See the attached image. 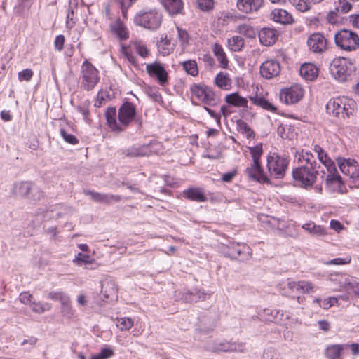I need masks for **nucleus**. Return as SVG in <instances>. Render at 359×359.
I'll list each match as a JSON object with an SVG mask.
<instances>
[{"instance_id": "nucleus-54", "label": "nucleus", "mask_w": 359, "mask_h": 359, "mask_svg": "<svg viewBox=\"0 0 359 359\" xmlns=\"http://www.w3.org/2000/svg\"><path fill=\"white\" fill-rule=\"evenodd\" d=\"M145 92L147 95L155 102H158L161 100V95L158 90L156 88L147 86L145 88Z\"/></svg>"}, {"instance_id": "nucleus-56", "label": "nucleus", "mask_w": 359, "mask_h": 359, "mask_svg": "<svg viewBox=\"0 0 359 359\" xmlns=\"http://www.w3.org/2000/svg\"><path fill=\"white\" fill-rule=\"evenodd\" d=\"M121 9L122 15L126 17L128 9L135 3L137 0H117Z\"/></svg>"}, {"instance_id": "nucleus-11", "label": "nucleus", "mask_w": 359, "mask_h": 359, "mask_svg": "<svg viewBox=\"0 0 359 359\" xmlns=\"http://www.w3.org/2000/svg\"><path fill=\"white\" fill-rule=\"evenodd\" d=\"M306 43L309 50L314 54H323L328 49L327 39L320 32L311 34L308 37Z\"/></svg>"}, {"instance_id": "nucleus-12", "label": "nucleus", "mask_w": 359, "mask_h": 359, "mask_svg": "<svg viewBox=\"0 0 359 359\" xmlns=\"http://www.w3.org/2000/svg\"><path fill=\"white\" fill-rule=\"evenodd\" d=\"M146 71L149 76L155 79L161 86L167 85L168 73L161 63L156 61L147 64Z\"/></svg>"}, {"instance_id": "nucleus-62", "label": "nucleus", "mask_w": 359, "mask_h": 359, "mask_svg": "<svg viewBox=\"0 0 359 359\" xmlns=\"http://www.w3.org/2000/svg\"><path fill=\"white\" fill-rule=\"evenodd\" d=\"M239 34L247 36L248 37H252L254 35L252 29L247 25H242L238 27Z\"/></svg>"}, {"instance_id": "nucleus-2", "label": "nucleus", "mask_w": 359, "mask_h": 359, "mask_svg": "<svg viewBox=\"0 0 359 359\" xmlns=\"http://www.w3.org/2000/svg\"><path fill=\"white\" fill-rule=\"evenodd\" d=\"M136 114L135 106L125 102L118 109L117 115L115 107H108L105 111L107 125L111 130L121 132L134 120Z\"/></svg>"}, {"instance_id": "nucleus-9", "label": "nucleus", "mask_w": 359, "mask_h": 359, "mask_svg": "<svg viewBox=\"0 0 359 359\" xmlns=\"http://www.w3.org/2000/svg\"><path fill=\"white\" fill-rule=\"evenodd\" d=\"M192 97L203 102L205 105L215 106L218 103L215 93L211 88L199 84H194L190 88Z\"/></svg>"}, {"instance_id": "nucleus-41", "label": "nucleus", "mask_w": 359, "mask_h": 359, "mask_svg": "<svg viewBox=\"0 0 359 359\" xmlns=\"http://www.w3.org/2000/svg\"><path fill=\"white\" fill-rule=\"evenodd\" d=\"M215 84L222 89H229L231 86V80L224 72L218 73L215 78Z\"/></svg>"}, {"instance_id": "nucleus-23", "label": "nucleus", "mask_w": 359, "mask_h": 359, "mask_svg": "<svg viewBox=\"0 0 359 359\" xmlns=\"http://www.w3.org/2000/svg\"><path fill=\"white\" fill-rule=\"evenodd\" d=\"M278 38L277 31L275 29L264 27L259 32V39L262 44L271 46L273 44Z\"/></svg>"}, {"instance_id": "nucleus-39", "label": "nucleus", "mask_w": 359, "mask_h": 359, "mask_svg": "<svg viewBox=\"0 0 359 359\" xmlns=\"http://www.w3.org/2000/svg\"><path fill=\"white\" fill-rule=\"evenodd\" d=\"M313 151L317 154L318 158L319 161L323 164L325 167L327 168V170L332 169L333 165V163L328 158L326 152L321 148L319 145H315L313 147Z\"/></svg>"}, {"instance_id": "nucleus-35", "label": "nucleus", "mask_w": 359, "mask_h": 359, "mask_svg": "<svg viewBox=\"0 0 359 359\" xmlns=\"http://www.w3.org/2000/svg\"><path fill=\"white\" fill-rule=\"evenodd\" d=\"M271 3L285 4L287 1L290 3L297 10L301 12H306L310 9L309 4L304 0H269Z\"/></svg>"}, {"instance_id": "nucleus-7", "label": "nucleus", "mask_w": 359, "mask_h": 359, "mask_svg": "<svg viewBox=\"0 0 359 359\" xmlns=\"http://www.w3.org/2000/svg\"><path fill=\"white\" fill-rule=\"evenodd\" d=\"M289 161L277 153H270L266 157V167L270 177L282 179L287 169Z\"/></svg>"}, {"instance_id": "nucleus-10", "label": "nucleus", "mask_w": 359, "mask_h": 359, "mask_svg": "<svg viewBox=\"0 0 359 359\" xmlns=\"http://www.w3.org/2000/svg\"><path fill=\"white\" fill-rule=\"evenodd\" d=\"M13 194L17 197H28L34 201L39 200L43 196L40 189L30 182H20L15 184Z\"/></svg>"}, {"instance_id": "nucleus-18", "label": "nucleus", "mask_w": 359, "mask_h": 359, "mask_svg": "<svg viewBox=\"0 0 359 359\" xmlns=\"http://www.w3.org/2000/svg\"><path fill=\"white\" fill-rule=\"evenodd\" d=\"M287 287L292 292H302L303 294H309L315 292L318 287L311 281L309 280H288Z\"/></svg>"}, {"instance_id": "nucleus-16", "label": "nucleus", "mask_w": 359, "mask_h": 359, "mask_svg": "<svg viewBox=\"0 0 359 359\" xmlns=\"http://www.w3.org/2000/svg\"><path fill=\"white\" fill-rule=\"evenodd\" d=\"M337 161L342 173L351 178L359 180V165L355 160L339 158Z\"/></svg>"}, {"instance_id": "nucleus-13", "label": "nucleus", "mask_w": 359, "mask_h": 359, "mask_svg": "<svg viewBox=\"0 0 359 359\" xmlns=\"http://www.w3.org/2000/svg\"><path fill=\"white\" fill-rule=\"evenodd\" d=\"M304 95V90L299 85L282 89L280 92V100L286 104H293L298 102Z\"/></svg>"}, {"instance_id": "nucleus-22", "label": "nucleus", "mask_w": 359, "mask_h": 359, "mask_svg": "<svg viewBox=\"0 0 359 359\" xmlns=\"http://www.w3.org/2000/svg\"><path fill=\"white\" fill-rule=\"evenodd\" d=\"M263 0H237V8L245 13L258 11L262 6Z\"/></svg>"}, {"instance_id": "nucleus-51", "label": "nucleus", "mask_w": 359, "mask_h": 359, "mask_svg": "<svg viewBox=\"0 0 359 359\" xmlns=\"http://www.w3.org/2000/svg\"><path fill=\"white\" fill-rule=\"evenodd\" d=\"M245 250H248V247L245 245L233 244L231 246V256L237 259Z\"/></svg>"}, {"instance_id": "nucleus-46", "label": "nucleus", "mask_w": 359, "mask_h": 359, "mask_svg": "<svg viewBox=\"0 0 359 359\" xmlns=\"http://www.w3.org/2000/svg\"><path fill=\"white\" fill-rule=\"evenodd\" d=\"M132 48L140 57L143 58L148 57L149 50L142 43L136 41L133 43Z\"/></svg>"}, {"instance_id": "nucleus-64", "label": "nucleus", "mask_w": 359, "mask_h": 359, "mask_svg": "<svg viewBox=\"0 0 359 359\" xmlns=\"http://www.w3.org/2000/svg\"><path fill=\"white\" fill-rule=\"evenodd\" d=\"M20 301L25 304H29L33 302V297L27 292H22L19 296Z\"/></svg>"}, {"instance_id": "nucleus-55", "label": "nucleus", "mask_w": 359, "mask_h": 359, "mask_svg": "<svg viewBox=\"0 0 359 359\" xmlns=\"http://www.w3.org/2000/svg\"><path fill=\"white\" fill-rule=\"evenodd\" d=\"M61 305L62 315L67 318H71L73 317L74 314V310L72 307L70 299L69 301H67L66 303H63Z\"/></svg>"}, {"instance_id": "nucleus-33", "label": "nucleus", "mask_w": 359, "mask_h": 359, "mask_svg": "<svg viewBox=\"0 0 359 359\" xmlns=\"http://www.w3.org/2000/svg\"><path fill=\"white\" fill-rule=\"evenodd\" d=\"M278 310L264 309L257 313L258 318L264 323H276Z\"/></svg>"}, {"instance_id": "nucleus-60", "label": "nucleus", "mask_w": 359, "mask_h": 359, "mask_svg": "<svg viewBox=\"0 0 359 359\" xmlns=\"http://www.w3.org/2000/svg\"><path fill=\"white\" fill-rule=\"evenodd\" d=\"M262 359H280L278 353L273 348H267L264 351Z\"/></svg>"}, {"instance_id": "nucleus-20", "label": "nucleus", "mask_w": 359, "mask_h": 359, "mask_svg": "<svg viewBox=\"0 0 359 359\" xmlns=\"http://www.w3.org/2000/svg\"><path fill=\"white\" fill-rule=\"evenodd\" d=\"M328 171L330 173L327 175L325 182L327 187L331 191L343 193L345 187L340 175L336 171L332 172L331 169Z\"/></svg>"}, {"instance_id": "nucleus-19", "label": "nucleus", "mask_w": 359, "mask_h": 359, "mask_svg": "<svg viewBox=\"0 0 359 359\" xmlns=\"http://www.w3.org/2000/svg\"><path fill=\"white\" fill-rule=\"evenodd\" d=\"M280 72V66L278 61L275 60H268L264 62L260 67V74L262 76L266 79L276 77Z\"/></svg>"}, {"instance_id": "nucleus-47", "label": "nucleus", "mask_w": 359, "mask_h": 359, "mask_svg": "<svg viewBox=\"0 0 359 359\" xmlns=\"http://www.w3.org/2000/svg\"><path fill=\"white\" fill-rule=\"evenodd\" d=\"M30 306H31L32 310L34 312H36L38 313H42L44 311H48L50 309L49 304L41 303L40 302H35V301H33L30 304Z\"/></svg>"}, {"instance_id": "nucleus-52", "label": "nucleus", "mask_w": 359, "mask_h": 359, "mask_svg": "<svg viewBox=\"0 0 359 359\" xmlns=\"http://www.w3.org/2000/svg\"><path fill=\"white\" fill-rule=\"evenodd\" d=\"M198 7L203 11H209L213 9L214 0H196Z\"/></svg>"}, {"instance_id": "nucleus-42", "label": "nucleus", "mask_w": 359, "mask_h": 359, "mask_svg": "<svg viewBox=\"0 0 359 359\" xmlns=\"http://www.w3.org/2000/svg\"><path fill=\"white\" fill-rule=\"evenodd\" d=\"M133 325V319L128 317L117 318L116 320V325L121 331L129 330Z\"/></svg>"}, {"instance_id": "nucleus-24", "label": "nucleus", "mask_w": 359, "mask_h": 359, "mask_svg": "<svg viewBox=\"0 0 359 359\" xmlns=\"http://www.w3.org/2000/svg\"><path fill=\"white\" fill-rule=\"evenodd\" d=\"M270 15L274 22L283 25L290 24L293 21L292 15L285 9L275 8L271 12Z\"/></svg>"}, {"instance_id": "nucleus-4", "label": "nucleus", "mask_w": 359, "mask_h": 359, "mask_svg": "<svg viewBox=\"0 0 359 359\" xmlns=\"http://www.w3.org/2000/svg\"><path fill=\"white\" fill-rule=\"evenodd\" d=\"M355 102L347 97H337L330 99L326 104L327 113L335 117H348L353 111Z\"/></svg>"}, {"instance_id": "nucleus-63", "label": "nucleus", "mask_w": 359, "mask_h": 359, "mask_svg": "<svg viewBox=\"0 0 359 359\" xmlns=\"http://www.w3.org/2000/svg\"><path fill=\"white\" fill-rule=\"evenodd\" d=\"M74 262L77 263L79 266H82L83 264L90 263V257L81 252L78 253Z\"/></svg>"}, {"instance_id": "nucleus-26", "label": "nucleus", "mask_w": 359, "mask_h": 359, "mask_svg": "<svg viewBox=\"0 0 359 359\" xmlns=\"http://www.w3.org/2000/svg\"><path fill=\"white\" fill-rule=\"evenodd\" d=\"M225 102L230 106L247 109L248 101L247 98L241 96L238 93H233L226 95L224 98Z\"/></svg>"}, {"instance_id": "nucleus-31", "label": "nucleus", "mask_w": 359, "mask_h": 359, "mask_svg": "<svg viewBox=\"0 0 359 359\" xmlns=\"http://www.w3.org/2000/svg\"><path fill=\"white\" fill-rule=\"evenodd\" d=\"M302 229L313 236H324L327 234L326 229L322 226L316 225L313 222H309L302 225Z\"/></svg>"}, {"instance_id": "nucleus-17", "label": "nucleus", "mask_w": 359, "mask_h": 359, "mask_svg": "<svg viewBox=\"0 0 359 359\" xmlns=\"http://www.w3.org/2000/svg\"><path fill=\"white\" fill-rule=\"evenodd\" d=\"M160 144L156 142H150L140 147H131L127 150V156L130 157H140L157 153Z\"/></svg>"}, {"instance_id": "nucleus-21", "label": "nucleus", "mask_w": 359, "mask_h": 359, "mask_svg": "<svg viewBox=\"0 0 359 359\" xmlns=\"http://www.w3.org/2000/svg\"><path fill=\"white\" fill-rule=\"evenodd\" d=\"M84 193L86 195L90 196L92 200L97 203L104 204H111L114 202H118L121 198V197L118 195L102 194L90 190L85 191Z\"/></svg>"}, {"instance_id": "nucleus-27", "label": "nucleus", "mask_w": 359, "mask_h": 359, "mask_svg": "<svg viewBox=\"0 0 359 359\" xmlns=\"http://www.w3.org/2000/svg\"><path fill=\"white\" fill-rule=\"evenodd\" d=\"M167 12L171 15L180 14L184 8L182 0H161Z\"/></svg>"}, {"instance_id": "nucleus-8", "label": "nucleus", "mask_w": 359, "mask_h": 359, "mask_svg": "<svg viewBox=\"0 0 359 359\" xmlns=\"http://www.w3.org/2000/svg\"><path fill=\"white\" fill-rule=\"evenodd\" d=\"M336 46L346 51H353L359 48V36L352 31L343 29L334 34Z\"/></svg>"}, {"instance_id": "nucleus-5", "label": "nucleus", "mask_w": 359, "mask_h": 359, "mask_svg": "<svg viewBox=\"0 0 359 359\" xmlns=\"http://www.w3.org/2000/svg\"><path fill=\"white\" fill-rule=\"evenodd\" d=\"M100 79L98 69L88 60H85L81 67V87L90 91L95 88Z\"/></svg>"}, {"instance_id": "nucleus-59", "label": "nucleus", "mask_w": 359, "mask_h": 359, "mask_svg": "<svg viewBox=\"0 0 359 359\" xmlns=\"http://www.w3.org/2000/svg\"><path fill=\"white\" fill-rule=\"evenodd\" d=\"M348 292H353L355 294H359V280L352 276V280L348 286Z\"/></svg>"}, {"instance_id": "nucleus-49", "label": "nucleus", "mask_w": 359, "mask_h": 359, "mask_svg": "<svg viewBox=\"0 0 359 359\" xmlns=\"http://www.w3.org/2000/svg\"><path fill=\"white\" fill-rule=\"evenodd\" d=\"M352 280V276L342 273V276H341V280H339V283L338 285V287L335 289L336 291H341L348 290V286L350 285V282Z\"/></svg>"}, {"instance_id": "nucleus-34", "label": "nucleus", "mask_w": 359, "mask_h": 359, "mask_svg": "<svg viewBox=\"0 0 359 359\" xmlns=\"http://www.w3.org/2000/svg\"><path fill=\"white\" fill-rule=\"evenodd\" d=\"M229 48L233 52H239L243 50L245 46L243 38L240 35H235L228 39Z\"/></svg>"}, {"instance_id": "nucleus-61", "label": "nucleus", "mask_w": 359, "mask_h": 359, "mask_svg": "<svg viewBox=\"0 0 359 359\" xmlns=\"http://www.w3.org/2000/svg\"><path fill=\"white\" fill-rule=\"evenodd\" d=\"M33 76V72L30 69H25L20 72H18V79L20 81H29L31 80Z\"/></svg>"}, {"instance_id": "nucleus-43", "label": "nucleus", "mask_w": 359, "mask_h": 359, "mask_svg": "<svg viewBox=\"0 0 359 359\" xmlns=\"http://www.w3.org/2000/svg\"><path fill=\"white\" fill-rule=\"evenodd\" d=\"M249 151L252 158V163H260V158L263 153L262 144H259L254 147H249Z\"/></svg>"}, {"instance_id": "nucleus-37", "label": "nucleus", "mask_w": 359, "mask_h": 359, "mask_svg": "<svg viewBox=\"0 0 359 359\" xmlns=\"http://www.w3.org/2000/svg\"><path fill=\"white\" fill-rule=\"evenodd\" d=\"M250 99L254 104L259 106L265 110L271 112H276L277 110L274 105L263 97L254 96L250 97Z\"/></svg>"}, {"instance_id": "nucleus-38", "label": "nucleus", "mask_w": 359, "mask_h": 359, "mask_svg": "<svg viewBox=\"0 0 359 359\" xmlns=\"http://www.w3.org/2000/svg\"><path fill=\"white\" fill-rule=\"evenodd\" d=\"M298 318L291 316L289 312L278 310L276 323L281 325L295 324Z\"/></svg>"}, {"instance_id": "nucleus-45", "label": "nucleus", "mask_w": 359, "mask_h": 359, "mask_svg": "<svg viewBox=\"0 0 359 359\" xmlns=\"http://www.w3.org/2000/svg\"><path fill=\"white\" fill-rule=\"evenodd\" d=\"M48 298L55 301H60L61 304L66 303L70 299L69 295L62 291H52L48 294Z\"/></svg>"}, {"instance_id": "nucleus-53", "label": "nucleus", "mask_w": 359, "mask_h": 359, "mask_svg": "<svg viewBox=\"0 0 359 359\" xmlns=\"http://www.w3.org/2000/svg\"><path fill=\"white\" fill-rule=\"evenodd\" d=\"M352 8V4L348 0H339L338 5L336 7L337 11L346 13Z\"/></svg>"}, {"instance_id": "nucleus-29", "label": "nucleus", "mask_w": 359, "mask_h": 359, "mask_svg": "<svg viewBox=\"0 0 359 359\" xmlns=\"http://www.w3.org/2000/svg\"><path fill=\"white\" fill-rule=\"evenodd\" d=\"M299 74L305 80L312 81L317 78L318 69L313 64L305 63L301 66Z\"/></svg>"}, {"instance_id": "nucleus-6", "label": "nucleus", "mask_w": 359, "mask_h": 359, "mask_svg": "<svg viewBox=\"0 0 359 359\" xmlns=\"http://www.w3.org/2000/svg\"><path fill=\"white\" fill-rule=\"evenodd\" d=\"M162 15L156 9L140 11L134 16V23L151 30L157 29L161 25Z\"/></svg>"}, {"instance_id": "nucleus-58", "label": "nucleus", "mask_w": 359, "mask_h": 359, "mask_svg": "<svg viewBox=\"0 0 359 359\" xmlns=\"http://www.w3.org/2000/svg\"><path fill=\"white\" fill-rule=\"evenodd\" d=\"M60 135L64 139V140L69 144H76L78 143L77 138L72 134L68 133L65 130H60Z\"/></svg>"}, {"instance_id": "nucleus-57", "label": "nucleus", "mask_w": 359, "mask_h": 359, "mask_svg": "<svg viewBox=\"0 0 359 359\" xmlns=\"http://www.w3.org/2000/svg\"><path fill=\"white\" fill-rule=\"evenodd\" d=\"M338 299L337 297H330L323 300L322 304H320V308L327 310L330 307L336 305Z\"/></svg>"}, {"instance_id": "nucleus-1", "label": "nucleus", "mask_w": 359, "mask_h": 359, "mask_svg": "<svg viewBox=\"0 0 359 359\" xmlns=\"http://www.w3.org/2000/svg\"><path fill=\"white\" fill-rule=\"evenodd\" d=\"M299 166L292 170V178L296 186L309 189L317 182L321 170L320 165L310 151H302L296 156Z\"/></svg>"}, {"instance_id": "nucleus-48", "label": "nucleus", "mask_w": 359, "mask_h": 359, "mask_svg": "<svg viewBox=\"0 0 359 359\" xmlns=\"http://www.w3.org/2000/svg\"><path fill=\"white\" fill-rule=\"evenodd\" d=\"M121 53L129 63L133 65H137V60L132 53L131 48H128L124 46H121Z\"/></svg>"}, {"instance_id": "nucleus-44", "label": "nucleus", "mask_w": 359, "mask_h": 359, "mask_svg": "<svg viewBox=\"0 0 359 359\" xmlns=\"http://www.w3.org/2000/svg\"><path fill=\"white\" fill-rule=\"evenodd\" d=\"M183 67L187 74L195 76L198 74L197 63L194 60H187L183 62Z\"/></svg>"}, {"instance_id": "nucleus-14", "label": "nucleus", "mask_w": 359, "mask_h": 359, "mask_svg": "<svg viewBox=\"0 0 359 359\" xmlns=\"http://www.w3.org/2000/svg\"><path fill=\"white\" fill-rule=\"evenodd\" d=\"M205 349L212 352H244L245 344L242 342L219 341L208 344Z\"/></svg>"}, {"instance_id": "nucleus-36", "label": "nucleus", "mask_w": 359, "mask_h": 359, "mask_svg": "<svg viewBox=\"0 0 359 359\" xmlns=\"http://www.w3.org/2000/svg\"><path fill=\"white\" fill-rule=\"evenodd\" d=\"M110 27L111 31L116 34L120 39H126L128 38V34L126 29L120 20H117L112 22L110 25Z\"/></svg>"}, {"instance_id": "nucleus-40", "label": "nucleus", "mask_w": 359, "mask_h": 359, "mask_svg": "<svg viewBox=\"0 0 359 359\" xmlns=\"http://www.w3.org/2000/svg\"><path fill=\"white\" fill-rule=\"evenodd\" d=\"M158 49L159 53L163 55H168L172 50V48L171 47L170 41L167 39V36L165 38H161L157 43Z\"/></svg>"}, {"instance_id": "nucleus-25", "label": "nucleus", "mask_w": 359, "mask_h": 359, "mask_svg": "<svg viewBox=\"0 0 359 359\" xmlns=\"http://www.w3.org/2000/svg\"><path fill=\"white\" fill-rule=\"evenodd\" d=\"M345 351L344 344H330L325 347L324 354L327 359H341Z\"/></svg>"}, {"instance_id": "nucleus-30", "label": "nucleus", "mask_w": 359, "mask_h": 359, "mask_svg": "<svg viewBox=\"0 0 359 359\" xmlns=\"http://www.w3.org/2000/svg\"><path fill=\"white\" fill-rule=\"evenodd\" d=\"M101 292L107 299V301L110 299L111 300L117 298V287L115 282L111 280H107L102 282Z\"/></svg>"}, {"instance_id": "nucleus-32", "label": "nucleus", "mask_w": 359, "mask_h": 359, "mask_svg": "<svg viewBox=\"0 0 359 359\" xmlns=\"http://www.w3.org/2000/svg\"><path fill=\"white\" fill-rule=\"evenodd\" d=\"M212 51L215 56L217 57L220 67L224 69L228 67L229 60L222 46L218 43H215L212 46Z\"/></svg>"}, {"instance_id": "nucleus-50", "label": "nucleus", "mask_w": 359, "mask_h": 359, "mask_svg": "<svg viewBox=\"0 0 359 359\" xmlns=\"http://www.w3.org/2000/svg\"><path fill=\"white\" fill-rule=\"evenodd\" d=\"M208 294H205L204 292L197 291L195 293L191 292L189 294H187L184 299L187 302H197L198 300H205L206 297Z\"/></svg>"}, {"instance_id": "nucleus-3", "label": "nucleus", "mask_w": 359, "mask_h": 359, "mask_svg": "<svg viewBox=\"0 0 359 359\" xmlns=\"http://www.w3.org/2000/svg\"><path fill=\"white\" fill-rule=\"evenodd\" d=\"M356 67L354 62L348 58L339 57L332 61L330 72L339 82L352 81L355 78Z\"/></svg>"}, {"instance_id": "nucleus-28", "label": "nucleus", "mask_w": 359, "mask_h": 359, "mask_svg": "<svg viewBox=\"0 0 359 359\" xmlns=\"http://www.w3.org/2000/svg\"><path fill=\"white\" fill-rule=\"evenodd\" d=\"M183 196L190 201L196 202H205L207 201V197L203 191V189L199 187H190L183 191Z\"/></svg>"}, {"instance_id": "nucleus-15", "label": "nucleus", "mask_w": 359, "mask_h": 359, "mask_svg": "<svg viewBox=\"0 0 359 359\" xmlns=\"http://www.w3.org/2000/svg\"><path fill=\"white\" fill-rule=\"evenodd\" d=\"M245 174L248 179L254 182L261 184H269L271 182L269 177L264 172L260 163H251L246 167Z\"/></svg>"}]
</instances>
